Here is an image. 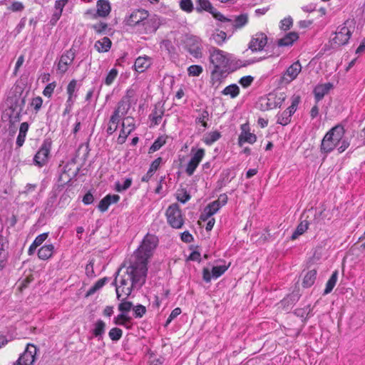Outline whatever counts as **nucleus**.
Instances as JSON below:
<instances>
[{
    "instance_id": "12",
    "label": "nucleus",
    "mask_w": 365,
    "mask_h": 365,
    "mask_svg": "<svg viewBox=\"0 0 365 365\" xmlns=\"http://www.w3.org/2000/svg\"><path fill=\"white\" fill-rule=\"evenodd\" d=\"M75 58V52L72 49L66 51L62 54L58 63V71L61 73H65Z\"/></svg>"
},
{
    "instance_id": "47",
    "label": "nucleus",
    "mask_w": 365,
    "mask_h": 365,
    "mask_svg": "<svg viewBox=\"0 0 365 365\" xmlns=\"http://www.w3.org/2000/svg\"><path fill=\"white\" fill-rule=\"evenodd\" d=\"M123 335V331L117 327L112 328L109 332L108 336L112 341H118Z\"/></svg>"
},
{
    "instance_id": "62",
    "label": "nucleus",
    "mask_w": 365,
    "mask_h": 365,
    "mask_svg": "<svg viewBox=\"0 0 365 365\" xmlns=\"http://www.w3.org/2000/svg\"><path fill=\"white\" fill-rule=\"evenodd\" d=\"M162 158L159 157L156 158L155 160L152 162L150 165L149 170H150V173H155L159 168L160 163H162Z\"/></svg>"
},
{
    "instance_id": "4",
    "label": "nucleus",
    "mask_w": 365,
    "mask_h": 365,
    "mask_svg": "<svg viewBox=\"0 0 365 365\" xmlns=\"http://www.w3.org/2000/svg\"><path fill=\"white\" fill-rule=\"evenodd\" d=\"M158 239L153 235H146L141 245L135 252L130 261L136 263L138 266L144 265L148 267V259L153 255V251L156 247Z\"/></svg>"
},
{
    "instance_id": "56",
    "label": "nucleus",
    "mask_w": 365,
    "mask_h": 365,
    "mask_svg": "<svg viewBox=\"0 0 365 365\" xmlns=\"http://www.w3.org/2000/svg\"><path fill=\"white\" fill-rule=\"evenodd\" d=\"M56 86V82H52V83H48L45 87V88L43 91V94L45 96L50 98L51 96L52 93H53V91H54Z\"/></svg>"
},
{
    "instance_id": "10",
    "label": "nucleus",
    "mask_w": 365,
    "mask_h": 365,
    "mask_svg": "<svg viewBox=\"0 0 365 365\" xmlns=\"http://www.w3.org/2000/svg\"><path fill=\"white\" fill-rule=\"evenodd\" d=\"M267 43V37L265 34L259 32L255 34L249 43V48L252 51H262Z\"/></svg>"
},
{
    "instance_id": "16",
    "label": "nucleus",
    "mask_w": 365,
    "mask_h": 365,
    "mask_svg": "<svg viewBox=\"0 0 365 365\" xmlns=\"http://www.w3.org/2000/svg\"><path fill=\"white\" fill-rule=\"evenodd\" d=\"M9 104V109L12 110L22 113L24 108L26 104V100L24 97L21 96H14L8 98Z\"/></svg>"
},
{
    "instance_id": "32",
    "label": "nucleus",
    "mask_w": 365,
    "mask_h": 365,
    "mask_svg": "<svg viewBox=\"0 0 365 365\" xmlns=\"http://www.w3.org/2000/svg\"><path fill=\"white\" fill-rule=\"evenodd\" d=\"M221 137V133L219 131H212L207 133L202 140L203 142L207 145H211L212 143L218 140Z\"/></svg>"
},
{
    "instance_id": "54",
    "label": "nucleus",
    "mask_w": 365,
    "mask_h": 365,
    "mask_svg": "<svg viewBox=\"0 0 365 365\" xmlns=\"http://www.w3.org/2000/svg\"><path fill=\"white\" fill-rule=\"evenodd\" d=\"M42 103L43 99L41 98V97L38 96L32 99L31 102V106L34 107L35 112L38 113L42 106Z\"/></svg>"
},
{
    "instance_id": "5",
    "label": "nucleus",
    "mask_w": 365,
    "mask_h": 365,
    "mask_svg": "<svg viewBox=\"0 0 365 365\" xmlns=\"http://www.w3.org/2000/svg\"><path fill=\"white\" fill-rule=\"evenodd\" d=\"M38 350L35 345L32 344H27L24 351L14 363V365H34Z\"/></svg>"
},
{
    "instance_id": "30",
    "label": "nucleus",
    "mask_w": 365,
    "mask_h": 365,
    "mask_svg": "<svg viewBox=\"0 0 365 365\" xmlns=\"http://www.w3.org/2000/svg\"><path fill=\"white\" fill-rule=\"evenodd\" d=\"M309 222L307 220L302 221L297 227L291 236V240H296L299 236L304 234L308 229Z\"/></svg>"
},
{
    "instance_id": "13",
    "label": "nucleus",
    "mask_w": 365,
    "mask_h": 365,
    "mask_svg": "<svg viewBox=\"0 0 365 365\" xmlns=\"http://www.w3.org/2000/svg\"><path fill=\"white\" fill-rule=\"evenodd\" d=\"M249 125L244 123L241 125V133L238 138V145L242 147L245 143L253 144L257 140V136L254 133H251L250 131Z\"/></svg>"
},
{
    "instance_id": "1",
    "label": "nucleus",
    "mask_w": 365,
    "mask_h": 365,
    "mask_svg": "<svg viewBox=\"0 0 365 365\" xmlns=\"http://www.w3.org/2000/svg\"><path fill=\"white\" fill-rule=\"evenodd\" d=\"M148 267L144 265L138 266L130 261L125 274L121 276L120 285L116 283V278L113 284L115 286V292L118 300L122 297L127 298L132 292L133 289H139L145 283Z\"/></svg>"
},
{
    "instance_id": "29",
    "label": "nucleus",
    "mask_w": 365,
    "mask_h": 365,
    "mask_svg": "<svg viewBox=\"0 0 365 365\" xmlns=\"http://www.w3.org/2000/svg\"><path fill=\"white\" fill-rule=\"evenodd\" d=\"M197 6L195 10L197 13H201L203 11L210 12L214 7L209 0H197L196 2Z\"/></svg>"
},
{
    "instance_id": "44",
    "label": "nucleus",
    "mask_w": 365,
    "mask_h": 365,
    "mask_svg": "<svg viewBox=\"0 0 365 365\" xmlns=\"http://www.w3.org/2000/svg\"><path fill=\"white\" fill-rule=\"evenodd\" d=\"M7 115H9V122L11 124H15L21 120V113L8 109Z\"/></svg>"
},
{
    "instance_id": "41",
    "label": "nucleus",
    "mask_w": 365,
    "mask_h": 365,
    "mask_svg": "<svg viewBox=\"0 0 365 365\" xmlns=\"http://www.w3.org/2000/svg\"><path fill=\"white\" fill-rule=\"evenodd\" d=\"M132 182L133 180L130 178L125 179L123 184H120V182H116L115 184V190L119 192H123L131 186Z\"/></svg>"
},
{
    "instance_id": "22",
    "label": "nucleus",
    "mask_w": 365,
    "mask_h": 365,
    "mask_svg": "<svg viewBox=\"0 0 365 365\" xmlns=\"http://www.w3.org/2000/svg\"><path fill=\"white\" fill-rule=\"evenodd\" d=\"M106 331V323L98 319L93 324V328L91 330V333L93 336L96 337L98 340H101Z\"/></svg>"
},
{
    "instance_id": "34",
    "label": "nucleus",
    "mask_w": 365,
    "mask_h": 365,
    "mask_svg": "<svg viewBox=\"0 0 365 365\" xmlns=\"http://www.w3.org/2000/svg\"><path fill=\"white\" fill-rule=\"evenodd\" d=\"M222 93L225 96H230L234 98L237 97L240 93V88L236 84H231L224 88Z\"/></svg>"
},
{
    "instance_id": "35",
    "label": "nucleus",
    "mask_w": 365,
    "mask_h": 365,
    "mask_svg": "<svg viewBox=\"0 0 365 365\" xmlns=\"http://www.w3.org/2000/svg\"><path fill=\"white\" fill-rule=\"evenodd\" d=\"M108 281V277H103L98 279L87 292L86 296L93 295L98 290L101 289L106 283Z\"/></svg>"
},
{
    "instance_id": "52",
    "label": "nucleus",
    "mask_w": 365,
    "mask_h": 365,
    "mask_svg": "<svg viewBox=\"0 0 365 365\" xmlns=\"http://www.w3.org/2000/svg\"><path fill=\"white\" fill-rule=\"evenodd\" d=\"M310 312H311V308H310V306L309 305L304 308L297 309L294 311V314L299 317L306 319Z\"/></svg>"
},
{
    "instance_id": "17",
    "label": "nucleus",
    "mask_w": 365,
    "mask_h": 365,
    "mask_svg": "<svg viewBox=\"0 0 365 365\" xmlns=\"http://www.w3.org/2000/svg\"><path fill=\"white\" fill-rule=\"evenodd\" d=\"M152 64L151 58L144 56L136 58L134 64L135 70L138 73H143L146 71Z\"/></svg>"
},
{
    "instance_id": "61",
    "label": "nucleus",
    "mask_w": 365,
    "mask_h": 365,
    "mask_svg": "<svg viewBox=\"0 0 365 365\" xmlns=\"http://www.w3.org/2000/svg\"><path fill=\"white\" fill-rule=\"evenodd\" d=\"M48 235L47 232L38 235L34 241V246H40L46 240Z\"/></svg>"
},
{
    "instance_id": "2",
    "label": "nucleus",
    "mask_w": 365,
    "mask_h": 365,
    "mask_svg": "<svg viewBox=\"0 0 365 365\" xmlns=\"http://www.w3.org/2000/svg\"><path fill=\"white\" fill-rule=\"evenodd\" d=\"M345 129L343 125L338 124L331 128L324 136L321 145L320 151L325 157L328 153L337 148L339 153L345 151L349 148L350 143L344 136Z\"/></svg>"
},
{
    "instance_id": "31",
    "label": "nucleus",
    "mask_w": 365,
    "mask_h": 365,
    "mask_svg": "<svg viewBox=\"0 0 365 365\" xmlns=\"http://www.w3.org/2000/svg\"><path fill=\"white\" fill-rule=\"evenodd\" d=\"M4 247L2 240L0 239V271L4 269L7 264L9 255Z\"/></svg>"
},
{
    "instance_id": "21",
    "label": "nucleus",
    "mask_w": 365,
    "mask_h": 365,
    "mask_svg": "<svg viewBox=\"0 0 365 365\" xmlns=\"http://www.w3.org/2000/svg\"><path fill=\"white\" fill-rule=\"evenodd\" d=\"M96 7V15L98 16L106 17L110 12V6L108 1L98 0Z\"/></svg>"
},
{
    "instance_id": "7",
    "label": "nucleus",
    "mask_w": 365,
    "mask_h": 365,
    "mask_svg": "<svg viewBox=\"0 0 365 365\" xmlns=\"http://www.w3.org/2000/svg\"><path fill=\"white\" fill-rule=\"evenodd\" d=\"M191 153H193L190 160L188 162L185 173L187 175L191 176L193 175L198 165L205 156V150L203 148H199L195 150L194 148L191 149Z\"/></svg>"
},
{
    "instance_id": "58",
    "label": "nucleus",
    "mask_w": 365,
    "mask_h": 365,
    "mask_svg": "<svg viewBox=\"0 0 365 365\" xmlns=\"http://www.w3.org/2000/svg\"><path fill=\"white\" fill-rule=\"evenodd\" d=\"M181 312H182V311H181L180 308L177 307V308L174 309L171 312L169 317L168 318L166 323H165V326H168L174 319H175L178 316H179L181 314Z\"/></svg>"
},
{
    "instance_id": "37",
    "label": "nucleus",
    "mask_w": 365,
    "mask_h": 365,
    "mask_svg": "<svg viewBox=\"0 0 365 365\" xmlns=\"http://www.w3.org/2000/svg\"><path fill=\"white\" fill-rule=\"evenodd\" d=\"M248 22V14H242L239 16H237L234 20L233 26L235 29H241L245 26Z\"/></svg>"
},
{
    "instance_id": "50",
    "label": "nucleus",
    "mask_w": 365,
    "mask_h": 365,
    "mask_svg": "<svg viewBox=\"0 0 365 365\" xmlns=\"http://www.w3.org/2000/svg\"><path fill=\"white\" fill-rule=\"evenodd\" d=\"M202 71V67L198 65H192L187 68L188 75L190 76H199Z\"/></svg>"
},
{
    "instance_id": "23",
    "label": "nucleus",
    "mask_w": 365,
    "mask_h": 365,
    "mask_svg": "<svg viewBox=\"0 0 365 365\" xmlns=\"http://www.w3.org/2000/svg\"><path fill=\"white\" fill-rule=\"evenodd\" d=\"M331 86L332 85L329 83L323 85H319L315 87L314 93L317 103L324 98V96L329 92Z\"/></svg>"
},
{
    "instance_id": "19",
    "label": "nucleus",
    "mask_w": 365,
    "mask_h": 365,
    "mask_svg": "<svg viewBox=\"0 0 365 365\" xmlns=\"http://www.w3.org/2000/svg\"><path fill=\"white\" fill-rule=\"evenodd\" d=\"M298 38L299 35L297 32H289L283 38L278 39L277 44L278 46H292Z\"/></svg>"
},
{
    "instance_id": "43",
    "label": "nucleus",
    "mask_w": 365,
    "mask_h": 365,
    "mask_svg": "<svg viewBox=\"0 0 365 365\" xmlns=\"http://www.w3.org/2000/svg\"><path fill=\"white\" fill-rule=\"evenodd\" d=\"M166 143L165 138L161 136L158 138L149 148V153H152L158 150Z\"/></svg>"
},
{
    "instance_id": "51",
    "label": "nucleus",
    "mask_w": 365,
    "mask_h": 365,
    "mask_svg": "<svg viewBox=\"0 0 365 365\" xmlns=\"http://www.w3.org/2000/svg\"><path fill=\"white\" fill-rule=\"evenodd\" d=\"M293 25V19L291 16H287L280 21L279 28L282 31L289 30Z\"/></svg>"
},
{
    "instance_id": "8",
    "label": "nucleus",
    "mask_w": 365,
    "mask_h": 365,
    "mask_svg": "<svg viewBox=\"0 0 365 365\" xmlns=\"http://www.w3.org/2000/svg\"><path fill=\"white\" fill-rule=\"evenodd\" d=\"M51 150V143L44 141L34 157V163L38 167L46 164Z\"/></svg>"
},
{
    "instance_id": "24",
    "label": "nucleus",
    "mask_w": 365,
    "mask_h": 365,
    "mask_svg": "<svg viewBox=\"0 0 365 365\" xmlns=\"http://www.w3.org/2000/svg\"><path fill=\"white\" fill-rule=\"evenodd\" d=\"M54 250V246L52 244L42 246L38 251L39 259L46 260L51 257Z\"/></svg>"
},
{
    "instance_id": "45",
    "label": "nucleus",
    "mask_w": 365,
    "mask_h": 365,
    "mask_svg": "<svg viewBox=\"0 0 365 365\" xmlns=\"http://www.w3.org/2000/svg\"><path fill=\"white\" fill-rule=\"evenodd\" d=\"M118 70L115 68H112L108 72V73L107 74V76L104 80L105 84L107 86H110L113 83V81H115L116 77L118 76Z\"/></svg>"
},
{
    "instance_id": "60",
    "label": "nucleus",
    "mask_w": 365,
    "mask_h": 365,
    "mask_svg": "<svg viewBox=\"0 0 365 365\" xmlns=\"http://www.w3.org/2000/svg\"><path fill=\"white\" fill-rule=\"evenodd\" d=\"M134 314L135 317H142L146 312V309L144 306L138 304L133 308Z\"/></svg>"
},
{
    "instance_id": "36",
    "label": "nucleus",
    "mask_w": 365,
    "mask_h": 365,
    "mask_svg": "<svg viewBox=\"0 0 365 365\" xmlns=\"http://www.w3.org/2000/svg\"><path fill=\"white\" fill-rule=\"evenodd\" d=\"M76 87H77V81L75 79L71 80L67 86V93L68 95L67 103L69 104L70 107L73 104L72 98H73V94L76 90Z\"/></svg>"
},
{
    "instance_id": "59",
    "label": "nucleus",
    "mask_w": 365,
    "mask_h": 365,
    "mask_svg": "<svg viewBox=\"0 0 365 365\" xmlns=\"http://www.w3.org/2000/svg\"><path fill=\"white\" fill-rule=\"evenodd\" d=\"M254 78L251 76H243L240 78L239 83L241 84V86L244 88H247L251 85L252 83Z\"/></svg>"
},
{
    "instance_id": "6",
    "label": "nucleus",
    "mask_w": 365,
    "mask_h": 365,
    "mask_svg": "<svg viewBox=\"0 0 365 365\" xmlns=\"http://www.w3.org/2000/svg\"><path fill=\"white\" fill-rule=\"evenodd\" d=\"M166 216L168 223L175 229L180 228L183 225L181 210L177 204H173L166 210Z\"/></svg>"
},
{
    "instance_id": "38",
    "label": "nucleus",
    "mask_w": 365,
    "mask_h": 365,
    "mask_svg": "<svg viewBox=\"0 0 365 365\" xmlns=\"http://www.w3.org/2000/svg\"><path fill=\"white\" fill-rule=\"evenodd\" d=\"M227 38V34L225 31H220L213 33L210 37V40L213 41L217 45H222Z\"/></svg>"
},
{
    "instance_id": "25",
    "label": "nucleus",
    "mask_w": 365,
    "mask_h": 365,
    "mask_svg": "<svg viewBox=\"0 0 365 365\" xmlns=\"http://www.w3.org/2000/svg\"><path fill=\"white\" fill-rule=\"evenodd\" d=\"M111 41L108 37H103L95 43V48L98 52H107L111 46Z\"/></svg>"
},
{
    "instance_id": "27",
    "label": "nucleus",
    "mask_w": 365,
    "mask_h": 365,
    "mask_svg": "<svg viewBox=\"0 0 365 365\" xmlns=\"http://www.w3.org/2000/svg\"><path fill=\"white\" fill-rule=\"evenodd\" d=\"M68 0H57L55 2V11L52 16V21H54L55 22L57 21L62 14L63 9L65 6V5L67 4Z\"/></svg>"
},
{
    "instance_id": "28",
    "label": "nucleus",
    "mask_w": 365,
    "mask_h": 365,
    "mask_svg": "<svg viewBox=\"0 0 365 365\" xmlns=\"http://www.w3.org/2000/svg\"><path fill=\"white\" fill-rule=\"evenodd\" d=\"M317 278V271L315 269L309 270L304 277L302 281V286L305 288L312 286Z\"/></svg>"
},
{
    "instance_id": "11",
    "label": "nucleus",
    "mask_w": 365,
    "mask_h": 365,
    "mask_svg": "<svg viewBox=\"0 0 365 365\" xmlns=\"http://www.w3.org/2000/svg\"><path fill=\"white\" fill-rule=\"evenodd\" d=\"M148 17V13L144 9H138L131 13L127 19V24L130 26H141L143 21Z\"/></svg>"
},
{
    "instance_id": "33",
    "label": "nucleus",
    "mask_w": 365,
    "mask_h": 365,
    "mask_svg": "<svg viewBox=\"0 0 365 365\" xmlns=\"http://www.w3.org/2000/svg\"><path fill=\"white\" fill-rule=\"evenodd\" d=\"M337 278H338V272H337V271H335L332 273L331 276L330 277V278L329 279V280L327 281V282L326 284V288L324 291V295L330 293L332 291V289L335 287L336 283L337 282Z\"/></svg>"
},
{
    "instance_id": "48",
    "label": "nucleus",
    "mask_w": 365,
    "mask_h": 365,
    "mask_svg": "<svg viewBox=\"0 0 365 365\" xmlns=\"http://www.w3.org/2000/svg\"><path fill=\"white\" fill-rule=\"evenodd\" d=\"M180 7L182 11H184L187 13H191L194 9V6H193L192 0L180 1Z\"/></svg>"
},
{
    "instance_id": "53",
    "label": "nucleus",
    "mask_w": 365,
    "mask_h": 365,
    "mask_svg": "<svg viewBox=\"0 0 365 365\" xmlns=\"http://www.w3.org/2000/svg\"><path fill=\"white\" fill-rule=\"evenodd\" d=\"M212 16L220 21H222V22H230V21H232L231 19L225 17L224 15H222L220 12H219L216 9H213L212 11H210V12Z\"/></svg>"
},
{
    "instance_id": "39",
    "label": "nucleus",
    "mask_w": 365,
    "mask_h": 365,
    "mask_svg": "<svg viewBox=\"0 0 365 365\" xmlns=\"http://www.w3.org/2000/svg\"><path fill=\"white\" fill-rule=\"evenodd\" d=\"M277 123L282 125H287L291 121L290 114L288 113L286 110L278 113L277 115Z\"/></svg>"
},
{
    "instance_id": "57",
    "label": "nucleus",
    "mask_w": 365,
    "mask_h": 365,
    "mask_svg": "<svg viewBox=\"0 0 365 365\" xmlns=\"http://www.w3.org/2000/svg\"><path fill=\"white\" fill-rule=\"evenodd\" d=\"M205 207L207 210H210V213L213 215L220 209L221 206L218 202L215 200L208 204Z\"/></svg>"
},
{
    "instance_id": "49",
    "label": "nucleus",
    "mask_w": 365,
    "mask_h": 365,
    "mask_svg": "<svg viewBox=\"0 0 365 365\" xmlns=\"http://www.w3.org/2000/svg\"><path fill=\"white\" fill-rule=\"evenodd\" d=\"M121 303L118 305V309L123 314L129 312L131 308L133 307V303L130 302L125 301L126 298L125 297H121Z\"/></svg>"
},
{
    "instance_id": "64",
    "label": "nucleus",
    "mask_w": 365,
    "mask_h": 365,
    "mask_svg": "<svg viewBox=\"0 0 365 365\" xmlns=\"http://www.w3.org/2000/svg\"><path fill=\"white\" fill-rule=\"evenodd\" d=\"M129 319L128 317H126L125 314H120L114 319V323L118 325H123L125 321H128Z\"/></svg>"
},
{
    "instance_id": "26",
    "label": "nucleus",
    "mask_w": 365,
    "mask_h": 365,
    "mask_svg": "<svg viewBox=\"0 0 365 365\" xmlns=\"http://www.w3.org/2000/svg\"><path fill=\"white\" fill-rule=\"evenodd\" d=\"M302 70L300 63L297 61L292 63L286 71V75L290 78V81L295 79Z\"/></svg>"
},
{
    "instance_id": "18",
    "label": "nucleus",
    "mask_w": 365,
    "mask_h": 365,
    "mask_svg": "<svg viewBox=\"0 0 365 365\" xmlns=\"http://www.w3.org/2000/svg\"><path fill=\"white\" fill-rule=\"evenodd\" d=\"M142 29H139L141 32L149 34L155 33L158 29V24L155 19H146L141 25Z\"/></svg>"
},
{
    "instance_id": "46",
    "label": "nucleus",
    "mask_w": 365,
    "mask_h": 365,
    "mask_svg": "<svg viewBox=\"0 0 365 365\" xmlns=\"http://www.w3.org/2000/svg\"><path fill=\"white\" fill-rule=\"evenodd\" d=\"M164 111L161 109H155L153 111V113L150 115V118H151V120L154 123V125H158L160 123Z\"/></svg>"
},
{
    "instance_id": "55",
    "label": "nucleus",
    "mask_w": 365,
    "mask_h": 365,
    "mask_svg": "<svg viewBox=\"0 0 365 365\" xmlns=\"http://www.w3.org/2000/svg\"><path fill=\"white\" fill-rule=\"evenodd\" d=\"M110 197H104L99 202L98 208L101 212H106L110 206V202H108Z\"/></svg>"
},
{
    "instance_id": "9",
    "label": "nucleus",
    "mask_w": 365,
    "mask_h": 365,
    "mask_svg": "<svg viewBox=\"0 0 365 365\" xmlns=\"http://www.w3.org/2000/svg\"><path fill=\"white\" fill-rule=\"evenodd\" d=\"M135 128L134 119L130 117H127L124 119L122 123V129L120 132L118 138V142L120 144H123L125 142L127 137L131 133Z\"/></svg>"
},
{
    "instance_id": "15",
    "label": "nucleus",
    "mask_w": 365,
    "mask_h": 365,
    "mask_svg": "<svg viewBox=\"0 0 365 365\" xmlns=\"http://www.w3.org/2000/svg\"><path fill=\"white\" fill-rule=\"evenodd\" d=\"M286 98L287 96L284 93H279V94L269 93L267 106L269 108L281 107Z\"/></svg>"
},
{
    "instance_id": "40",
    "label": "nucleus",
    "mask_w": 365,
    "mask_h": 365,
    "mask_svg": "<svg viewBox=\"0 0 365 365\" xmlns=\"http://www.w3.org/2000/svg\"><path fill=\"white\" fill-rule=\"evenodd\" d=\"M128 109L129 106L124 101H121L118 102L117 107L115 108L113 112L123 118L127 114Z\"/></svg>"
},
{
    "instance_id": "20",
    "label": "nucleus",
    "mask_w": 365,
    "mask_h": 365,
    "mask_svg": "<svg viewBox=\"0 0 365 365\" xmlns=\"http://www.w3.org/2000/svg\"><path fill=\"white\" fill-rule=\"evenodd\" d=\"M192 43H187L186 46L187 51L195 58L202 57V46L197 39L192 40Z\"/></svg>"
},
{
    "instance_id": "63",
    "label": "nucleus",
    "mask_w": 365,
    "mask_h": 365,
    "mask_svg": "<svg viewBox=\"0 0 365 365\" xmlns=\"http://www.w3.org/2000/svg\"><path fill=\"white\" fill-rule=\"evenodd\" d=\"M24 9V4L20 1H14L11 4L9 9L12 11H21Z\"/></svg>"
},
{
    "instance_id": "14",
    "label": "nucleus",
    "mask_w": 365,
    "mask_h": 365,
    "mask_svg": "<svg viewBox=\"0 0 365 365\" xmlns=\"http://www.w3.org/2000/svg\"><path fill=\"white\" fill-rule=\"evenodd\" d=\"M351 36V31L346 26H343L339 31L335 33V36L332 38L333 43L336 46H343L348 43Z\"/></svg>"
},
{
    "instance_id": "42",
    "label": "nucleus",
    "mask_w": 365,
    "mask_h": 365,
    "mask_svg": "<svg viewBox=\"0 0 365 365\" xmlns=\"http://www.w3.org/2000/svg\"><path fill=\"white\" fill-rule=\"evenodd\" d=\"M229 265L214 266L212 269V278L217 279L222 275L228 269Z\"/></svg>"
},
{
    "instance_id": "3",
    "label": "nucleus",
    "mask_w": 365,
    "mask_h": 365,
    "mask_svg": "<svg viewBox=\"0 0 365 365\" xmlns=\"http://www.w3.org/2000/svg\"><path fill=\"white\" fill-rule=\"evenodd\" d=\"M209 53L210 62L214 66L211 72V83L212 86L217 88L226 77L231 55L215 47H211Z\"/></svg>"
}]
</instances>
